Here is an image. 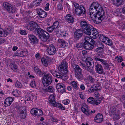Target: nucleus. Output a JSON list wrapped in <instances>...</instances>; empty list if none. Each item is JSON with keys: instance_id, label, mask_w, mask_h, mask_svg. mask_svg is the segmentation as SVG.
Listing matches in <instances>:
<instances>
[{"instance_id": "nucleus-43", "label": "nucleus", "mask_w": 125, "mask_h": 125, "mask_svg": "<svg viewBox=\"0 0 125 125\" xmlns=\"http://www.w3.org/2000/svg\"><path fill=\"white\" fill-rule=\"evenodd\" d=\"M10 67L13 70L15 71L17 69V67L15 63H12L10 65Z\"/></svg>"}, {"instance_id": "nucleus-7", "label": "nucleus", "mask_w": 125, "mask_h": 125, "mask_svg": "<svg viewBox=\"0 0 125 125\" xmlns=\"http://www.w3.org/2000/svg\"><path fill=\"white\" fill-rule=\"evenodd\" d=\"M76 14L79 16H81V14H85L86 11L84 7L82 5H80V8L76 9L75 10Z\"/></svg>"}, {"instance_id": "nucleus-28", "label": "nucleus", "mask_w": 125, "mask_h": 125, "mask_svg": "<svg viewBox=\"0 0 125 125\" xmlns=\"http://www.w3.org/2000/svg\"><path fill=\"white\" fill-rule=\"evenodd\" d=\"M7 35V33L2 28L0 24V36L2 37H6Z\"/></svg>"}, {"instance_id": "nucleus-32", "label": "nucleus", "mask_w": 125, "mask_h": 125, "mask_svg": "<svg viewBox=\"0 0 125 125\" xmlns=\"http://www.w3.org/2000/svg\"><path fill=\"white\" fill-rule=\"evenodd\" d=\"M98 36L99 37L100 40L104 43H105L107 40V39H108V37L102 34H99Z\"/></svg>"}, {"instance_id": "nucleus-55", "label": "nucleus", "mask_w": 125, "mask_h": 125, "mask_svg": "<svg viewBox=\"0 0 125 125\" xmlns=\"http://www.w3.org/2000/svg\"><path fill=\"white\" fill-rule=\"evenodd\" d=\"M54 29H55L53 27H52V26L47 27V31L50 32H52Z\"/></svg>"}, {"instance_id": "nucleus-44", "label": "nucleus", "mask_w": 125, "mask_h": 125, "mask_svg": "<svg viewBox=\"0 0 125 125\" xmlns=\"http://www.w3.org/2000/svg\"><path fill=\"white\" fill-rule=\"evenodd\" d=\"M94 99L93 97H91L87 99V101L89 103L93 104L94 105Z\"/></svg>"}, {"instance_id": "nucleus-37", "label": "nucleus", "mask_w": 125, "mask_h": 125, "mask_svg": "<svg viewBox=\"0 0 125 125\" xmlns=\"http://www.w3.org/2000/svg\"><path fill=\"white\" fill-rule=\"evenodd\" d=\"M12 93L13 95L16 97H19L21 96V93L20 91L17 90L13 91Z\"/></svg>"}, {"instance_id": "nucleus-40", "label": "nucleus", "mask_w": 125, "mask_h": 125, "mask_svg": "<svg viewBox=\"0 0 125 125\" xmlns=\"http://www.w3.org/2000/svg\"><path fill=\"white\" fill-rule=\"evenodd\" d=\"M71 84L75 89H77L78 88L79 84L76 82L73 81L71 83Z\"/></svg>"}, {"instance_id": "nucleus-31", "label": "nucleus", "mask_w": 125, "mask_h": 125, "mask_svg": "<svg viewBox=\"0 0 125 125\" xmlns=\"http://www.w3.org/2000/svg\"><path fill=\"white\" fill-rule=\"evenodd\" d=\"M20 116L21 118L24 119L26 116V111L25 110H20Z\"/></svg>"}, {"instance_id": "nucleus-54", "label": "nucleus", "mask_w": 125, "mask_h": 125, "mask_svg": "<svg viewBox=\"0 0 125 125\" xmlns=\"http://www.w3.org/2000/svg\"><path fill=\"white\" fill-rule=\"evenodd\" d=\"M87 79L91 83H94L95 81L94 79L91 76H88L87 77Z\"/></svg>"}, {"instance_id": "nucleus-15", "label": "nucleus", "mask_w": 125, "mask_h": 125, "mask_svg": "<svg viewBox=\"0 0 125 125\" xmlns=\"http://www.w3.org/2000/svg\"><path fill=\"white\" fill-rule=\"evenodd\" d=\"M93 27L91 25H90L85 28L83 30V32L85 34L90 36L91 33V31L93 30Z\"/></svg>"}, {"instance_id": "nucleus-1", "label": "nucleus", "mask_w": 125, "mask_h": 125, "mask_svg": "<svg viewBox=\"0 0 125 125\" xmlns=\"http://www.w3.org/2000/svg\"><path fill=\"white\" fill-rule=\"evenodd\" d=\"M89 15L94 22L98 24L103 19L104 12L102 8L98 3H92L89 9Z\"/></svg>"}, {"instance_id": "nucleus-50", "label": "nucleus", "mask_w": 125, "mask_h": 125, "mask_svg": "<svg viewBox=\"0 0 125 125\" xmlns=\"http://www.w3.org/2000/svg\"><path fill=\"white\" fill-rule=\"evenodd\" d=\"M105 43L109 46L113 44V42L112 40L109 39L108 38V39H107V40Z\"/></svg>"}, {"instance_id": "nucleus-29", "label": "nucleus", "mask_w": 125, "mask_h": 125, "mask_svg": "<svg viewBox=\"0 0 125 125\" xmlns=\"http://www.w3.org/2000/svg\"><path fill=\"white\" fill-rule=\"evenodd\" d=\"M93 61L92 58H88L87 59H86V60L85 62L86 64L87 67L89 68L90 66H91L92 64L93 63Z\"/></svg>"}, {"instance_id": "nucleus-26", "label": "nucleus", "mask_w": 125, "mask_h": 125, "mask_svg": "<svg viewBox=\"0 0 125 125\" xmlns=\"http://www.w3.org/2000/svg\"><path fill=\"white\" fill-rule=\"evenodd\" d=\"M95 67L96 70L98 73L99 74H101L103 73V69L101 65L97 64L95 66Z\"/></svg>"}, {"instance_id": "nucleus-9", "label": "nucleus", "mask_w": 125, "mask_h": 125, "mask_svg": "<svg viewBox=\"0 0 125 125\" xmlns=\"http://www.w3.org/2000/svg\"><path fill=\"white\" fill-rule=\"evenodd\" d=\"M56 88L58 91L60 93L63 94L66 92L64 85L62 83L57 84Z\"/></svg>"}, {"instance_id": "nucleus-14", "label": "nucleus", "mask_w": 125, "mask_h": 125, "mask_svg": "<svg viewBox=\"0 0 125 125\" xmlns=\"http://www.w3.org/2000/svg\"><path fill=\"white\" fill-rule=\"evenodd\" d=\"M35 95L32 93H28V92L26 93V94L25 96L24 100L25 102L27 101H31L33 99Z\"/></svg>"}, {"instance_id": "nucleus-48", "label": "nucleus", "mask_w": 125, "mask_h": 125, "mask_svg": "<svg viewBox=\"0 0 125 125\" xmlns=\"http://www.w3.org/2000/svg\"><path fill=\"white\" fill-rule=\"evenodd\" d=\"M59 22L58 21H56L53 23L52 25V27H53L55 29L58 28L59 27Z\"/></svg>"}, {"instance_id": "nucleus-30", "label": "nucleus", "mask_w": 125, "mask_h": 125, "mask_svg": "<svg viewBox=\"0 0 125 125\" xmlns=\"http://www.w3.org/2000/svg\"><path fill=\"white\" fill-rule=\"evenodd\" d=\"M90 24L88 23V22L86 21H81L80 26L83 30L85 28Z\"/></svg>"}, {"instance_id": "nucleus-51", "label": "nucleus", "mask_w": 125, "mask_h": 125, "mask_svg": "<svg viewBox=\"0 0 125 125\" xmlns=\"http://www.w3.org/2000/svg\"><path fill=\"white\" fill-rule=\"evenodd\" d=\"M78 95L80 97V98L82 99L83 100L85 98V97L84 96L83 93L81 92H79L78 93Z\"/></svg>"}, {"instance_id": "nucleus-64", "label": "nucleus", "mask_w": 125, "mask_h": 125, "mask_svg": "<svg viewBox=\"0 0 125 125\" xmlns=\"http://www.w3.org/2000/svg\"><path fill=\"white\" fill-rule=\"evenodd\" d=\"M20 33L21 35H26L27 34L26 31L25 30H21L20 31Z\"/></svg>"}, {"instance_id": "nucleus-17", "label": "nucleus", "mask_w": 125, "mask_h": 125, "mask_svg": "<svg viewBox=\"0 0 125 125\" xmlns=\"http://www.w3.org/2000/svg\"><path fill=\"white\" fill-rule=\"evenodd\" d=\"M95 121L98 123H101L103 120V117L102 114H98L96 115L94 118Z\"/></svg>"}, {"instance_id": "nucleus-20", "label": "nucleus", "mask_w": 125, "mask_h": 125, "mask_svg": "<svg viewBox=\"0 0 125 125\" xmlns=\"http://www.w3.org/2000/svg\"><path fill=\"white\" fill-rule=\"evenodd\" d=\"M98 31L96 29L93 27L92 31H91V33L89 36L95 39L98 36Z\"/></svg>"}, {"instance_id": "nucleus-63", "label": "nucleus", "mask_w": 125, "mask_h": 125, "mask_svg": "<svg viewBox=\"0 0 125 125\" xmlns=\"http://www.w3.org/2000/svg\"><path fill=\"white\" fill-rule=\"evenodd\" d=\"M112 115H113V117L115 119H119V116L117 114H116L115 113Z\"/></svg>"}, {"instance_id": "nucleus-34", "label": "nucleus", "mask_w": 125, "mask_h": 125, "mask_svg": "<svg viewBox=\"0 0 125 125\" xmlns=\"http://www.w3.org/2000/svg\"><path fill=\"white\" fill-rule=\"evenodd\" d=\"M46 33L47 34V35L45 33H44L43 35L41 36V38H40L44 42H46L49 37V34L47 33Z\"/></svg>"}, {"instance_id": "nucleus-12", "label": "nucleus", "mask_w": 125, "mask_h": 125, "mask_svg": "<svg viewBox=\"0 0 125 125\" xmlns=\"http://www.w3.org/2000/svg\"><path fill=\"white\" fill-rule=\"evenodd\" d=\"M82 112L85 114L89 115H90V110L88 108V106L86 104H83V105L81 108Z\"/></svg>"}, {"instance_id": "nucleus-60", "label": "nucleus", "mask_w": 125, "mask_h": 125, "mask_svg": "<svg viewBox=\"0 0 125 125\" xmlns=\"http://www.w3.org/2000/svg\"><path fill=\"white\" fill-rule=\"evenodd\" d=\"M115 107H113L110 108V112H111L112 115L115 113Z\"/></svg>"}, {"instance_id": "nucleus-59", "label": "nucleus", "mask_w": 125, "mask_h": 125, "mask_svg": "<svg viewBox=\"0 0 125 125\" xmlns=\"http://www.w3.org/2000/svg\"><path fill=\"white\" fill-rule=\"evenodd\" d=\"M103 57V55L102 54L100 53L96 54V56L94 57V59L95 60V58H102Z\"/></svg>"}, {"instance_id": "nucleus-35", "label": "nucleus", "mask_w": 125, "mask_h": 125, "mask_svg": "<svg viewBox=\"0 0 125 125\" xmlns=\"http://www.w3.org/2000/svg\"><path fill=\"white\" fill-rule=\"evenodd\" d=\"M14 85L16 88H22L23 87L22 83L18 80H16L14 83Z\"/></svg>"}, {"instance_id": "nucleus-4", "label": "nucleus", "mask_w": 125, "mask_h": 125, "mask_svg": "<svg viewBox=\"0 0 125 125\" xmlns=\"http://www.w3.org/2000/svg\"><path fill=\"white\" fill-rule=\"evenodd\" d=\"M31 113L32 115L37 117L42 116L43 114L41 110L35 108L32 109L31 110Z\"/></svg>"}, {"instance_id": "nucleus-13", "label": "nucleus", "mask_w": 125, "mask_h": 125, "mask_svg": "<svg viewBox=\"0 0 125 125\" xmlns=\"http://www.w3.org/2000/svg\"><path fill=\"white\" fill-rule=\"evenodd\" d=\"M83 31L82 30L78 29L76 30L74 32L75 38L78 39L83 35Z\"/></svg>"}, {"instance_id": "nucleus-25", "label": "nucleus", "mask_w": 125, "mask_h": 125, "mask_svg": "<svg viewBox=\"0 0 125 125\" xmlns=\"http://www.w3.org/2000/svg\"><path fill=\"white\" fill-rule=\"evenodd\" d=\"M28 37L30 40L33 43H35L37 42V39L34 35L31 34H29Z\"/></svg>"}, {"instance_id": "nucleus-62", "label": "nucleus", "mask_w": 125, "mask_h": 125, "mask_svg": "<svg viewBox=\"0 0 125 125\" xmlns=\"http://www.w3.org/2000/svg\"><path fill=\"white\" fill-rule=\"evenodd\" d=\"M30 85L33 87H36V83L35 81L34 80L32 81L30 84Z\"/></svg>"}, {"instance_id": "nucleus-21", "label": "nucleus", "mask_w": 125, "mask_h": 125, "mask_svg": "<svg viewBox=\"0 0 125 125\" xmlns=\"http://www.w3.org/2000/svg\"><path fill=\"white\" fill-rule=\"evenodd\" d=\"M38 13L40 17L44 18L47 16L46 12L41 9L38 10Z\"/></svg>"}, {"instance_id": "nucleus-38", "label": "nucleus", "mask_w": 125, "mask_h": 125, "mask_svg": "<svg viewBox=\"0 0 125 125\" xmlns=\"http://www.w3.org/2000/svg\"><path fill=\"white\" fill-rule=\"evenodd\" d=\"M95 60L96 61H99L103 65L106 66L108 65V64L107 63V62L104 60L101 59L100 58H95Z\"/></svg>"}, {"instance_id": "nucleus-58", "label": "nucleus", "mask_w": 125, "mask_h": 125, "mask_svg": "<svg viewBox=\"0 0 125 125\" xmlns=\"http://www.w3.org/2000/svg\"><path fill=\"white\" fill-rule=\"evenodd\" d=\"M96 51L98 52H103V49L101 47H98L96 49Z\"/></svg>"}, {"instance_id": "nucleus-47", "label": "nucleus", "mask_w": 125, "mask_h": 125, "mask_svg": "<svg viewBox=\"0 0 125 125\" xmlns=\"http://www.w3.org/2000/svg\"><path fill=\"white\" fill-rule=\"evenodd\" d=\"M56 107H58L59 109L62 110H64L65 108L64 106H63L61 104L58 103L56 104Z\"/></svg>"}, {"instance_id": "nucleus-6", "label": "nucleus", "mask_w": 125, "mask_h": 125, "mask_svg": "<svg viewBox=\"0 0 125 125\" xmlns=\"http://www.w3.org/2000/svg\"><path fill=\"white\" fill-rule=\"evenodd\" d=\"M3 5L9 13H14L16 11L15 8L13 7L11 5L7 2L3 3Z\"/></svg>"}, {"instance_id": "nucleus-39", "label": "nucleus", "mask_w": 125, "mask_h": 125, "mask_svg": "<svg viewBox=\"0 0 125 125\" xmlns=\"http://www.w3.org/2000/svg\"><path fill=\"white\" fill-rule=\"evenodd\" d=\"M84 40L85 41V42H84L89 43L92 42L93 44H94L93 42H94V40L89 37L86 36L84 38Z\"/></svg>"}, {"instance_id": "nucleus-10", "label": "nucleus", "mask_w": 125, "mask_h": 125, "mask_svg": "<svg viewBox=\"0 0 125 125\" xmlns=\"http://www.w3.org/2000/svg\"><path fill=\"white\" fill-rule=\"evenodd\" d=\"M101 87L98 85H94L88 87V91L89 92L92 93L97 90L101 89Z\"/></svg>"}, {"instance_id": "nucleus-42", "label": "nucleus", "mask_w": 125, "mask_h": 125, "mask_svg": "<svg viewBox=\"0 0 125 125\" xmlns=\"http://www.w3.org/2000/svg\"><path fill=\"white\" fill-rule=\"evenodd\" d=\"M46 90L48 92L53 93L55 89L52 86H50L46 89Z\"/></svg>"}, {"instance_id": "nucleus-8", "label": "nucleus", "mask_w": 125, "mask_h": 125, "mask_svg": "<svg viewBox=\"0 0 125 125\" xmlns=\"http://www.w3.org/2000/svg\"><path fill=\"white\" fill-rule=\"evenodd\" d=\"M46 50L48 53L50 55L54 54L57 52L56 48L53 45L48 46L47 47Z\"/></svg>"}, {"instance_id": "nucleus-22", "label": "nucleus", "mask_w": 125, "mask_h": 125, "mask_svg": "<svg viewBox=\"0 0 125 125\" xmlns=\"http://www.w3.org/2000/svg\"><path fill=\"white\" fill-rule=\"evenodd\" d=\"M66 21L69 23H72L74 21V18L73 16L70 14H67L66 16Z\"/></svg>"}, {"instance_id": "nucleus-36", "label": "nucleus", "mask_w": 125, "mask_h": 125, "mask_svg": "<svg viewBox=\"0 0 125 125\" xmlns=\"http://www.w3.org/2000/svg\"><path fill=\"white\" fill-rule=\"evenodd\" d=\"M75 77L79 81H81L83 79V75L82 73V72L75 73Z\"/></svg>"}, {"instance_id": "nucleus-24", "label": "nucleus", "mask_w": 125, "mask_h": 125, "mask_svg": "<svg viewBox=\"0 0 125 125\" xmlns=\"http://www.w3.org/2000/svg\"><path fill=\"white\" fill-rule=\"evenodd\" d=\"M83 47L85 48L88 50H92L94 47V46L92 44H91L90 43L84 42L83 43Z\"/></svg>"}, {"instance_id": "nucleus-5", "label": "nucleus", "mask_w": 125, "mask_h": 125, "mask_svg": "<svg viewBox=\"0 0 125 125\" xmlns=\"http://www.w3.org/2000/svg\"><path fill=\"white\" fill-rule=\"evenodd\" d=\"M68 65L66 61H62L60 65L58 67V69L60 71H65V73L68 72Z\"/></svg>"}, {"instance_id": "nucleus-46", "label": "nucleus", "mask_w": 125, "mask_h": 125, "mask_svg": "<svg viewBox=\"0 0 125 125\" xmlns=\"http://www.w3.org/2000/svg\"><path fill=\"white\" fill-rule=\"evenodd\" d=\"M103 99V98H100L97 99L96 100H94V105H97L100 103Z\"/></svg>"}, {"instance_id": "nucleus-19", "label": "nucleus", "mask_w": 125, "mask_h": 125, "mask_svg": "<svg viewBox=\"0 0 125 125\" xmlns=\"http://www.w3.org/2000/svg\"><path fill=\"white\" fill-rule=\"evenodd\" d=\"M13 100L12 97H9L7 98L4 102V105L6 107L10 106L12 103Z\"/></svg>"}, {"instance_id": "nucleus-49", "label": "nucleus", "mask_w": 125, "mask_h": 125, "mask_svg": "<svg viewBox=\"0 0 125 125\" xmlns=\"http://www.w3.org/2000/svg\"><path fill=\"white\" fill-rule=\"evenodd\" d=\"M41 61L43 64L45 66H47L48 64L46 59L44 58H42L41 59Z\"/></svg>"}, {"instance_id": "nucleus-3", "label": "nucleus", "mask_w": 125, "mask_h": 125, "mask_svg": "<svg viewBox=\"0 0 125 125\" xmlns=\"http://www.w3.org/2000/svg\"><path fill=\"white\" fill-rule=\"evenodd\" d=\"M25 27L29 30L35 31L37 28L38 27V25L36 22L31 21Z\"/></svg>"}, {"instance_id": "nucleus-18", "label": "nucleus", "mask_w": 125, "mask_h": 125, "mask_svg": "<svg viewBox=\"0 0 125 125\" xmlns=\"http://www.w3.org/2000/svg\"><path fill=\"white\" fill-rule=\"evenodd\" d=\"M62 71L59 70V71L57 72L55 77L65 81V80L66 79V78L64 75L63 73L62 72Z\"/></svg>"}, {"instance_id": "nucleus-61", "label": "nucleus", "mask_w": 125, "mask_h": 125, "mask_svg": "<svg viewBox=\"0 0 125 125\" xmlns=\"http://www.w3.org/2000/svg\"><path fill=\"white\" fill-rule=\"evenodd\" d=\"M70 101L68 99L64 100L62 101L63 103L65 105H67L69 104Z\"/></svg>"}, {"instance_id": "nucleus-56", "label": "nucleus", "mask_w": 125, "mask_h": 125, "mask_svg": "<svg viewBox=\"0 0 125 125\" xmlns=\"http://www.w3.org/2000/svg\"><path fill=\"white\" fill-rule=\"evenodd\" d=\"M40 3L38 2H37L35 0L33 1L32 3V5L33 6L36 7L37 6H38L39 5Z\"/></svg>"}, {"instance_id": "nucleus-11", "label": "nucleus", "mask_w": 125, "mask_h": 125, "mask_svg": "<svg viewBox=\"0 0 125 125\" xmlns=\"http://www.w3.org/2000/svg\"><path fill=\"white\" fill-rule=\"evenodd\" d=\"M49 103L50 105L54 107H56V101L55 94L51 95L50 96L49 99Z\"/></svg>"}, {"instance_id": "nucleus-23", "label": "nucleus", "mask_w": 125, "mask_h": 125, "mask_svg": "<svg viewBox=\"0 0 125 125\" xmlns=\"http://www.w3.org/2000/svg\"><path fill=\"white\" fill-rule=\"evenodd\" d=\"M111 1L113 4L117 7L123 4V0H111Z\"/></svg>"}, {"instance_id": "nucleus-27", "label": "nucleus", "mask_w": 125, "mask_h": 125, "mask_svg": "<svg viewBox=\"0 0 125 125\" xmlns=\"http://www.w3.org/2000/svg\"><path fill=\"white\" fill-rule=\"evenodd\" d=\"M58 43L61 44L60 45L62 47H66L68 46V43L63 40L61 39H59L58 40Z\"/></svg>"}, {"instance_id": "nucleus-52", "label": "nucleus", "mask_w": 125, "mask_h": 125, "mask_svg": "<svg viewBox=\"0 0 125 125\" xmlns=\"http://www.w3.org/2000/svg\"><path fill=\"white\" fill-rule=\"evenodd\" d=\"M58 71L55 70H50V72L52 74L53 76L55 77Z\"/></svg>"}, {"instance_id": "nucleus-41", "label": "nucleus", "mask_w": 125, "mask_h": 125, "mask_svg": "<svg viewBox=\"0 0 125 125\" xmlns=\"http://www.w3.org/2000/svg\"><path fill=\"white\" fill-rule=\"evenodd\" d=\"M34 71L36 73L39 75H41L42 73L41 71L37 67H35L34 68Z\"/></svg>"}, {"instance_id": "nucleus-2", "label": "nucleus", "mask_w": 125, "mask_h": 125, "mask_svg": "<svg viewBox=\"0 0 125 125\" xmlns=\"http://www.w3.org/2000/svg\"><path fill=\"white\" fill-rule=\"evenodd\" d=\"M52 76L50 75L44 74L42 81L45 87L50 84L52 82Z\"/></svg>"}, {"instance_id": "nucleus-53", "label": "nucleus", "mask_w": 125, "mask_h": 125, "mask_svg": "<svg viewBox=\"0 0 125 125\" xmlns=\"http://www.w3.org/2000/svg\"><path fill=\"white\" fill-rule=\"evenodd\" d=\"M60 34L61 37H65L68 35V33L65 31H61L60 33Z\"/></svg>"}, {"instance_id": "nucleus-33", "label": "nucleus", "mask_w": 125, "mask_h": 125, "mask_svg": "<svg viewBox=\"0 0 125 125\" xmlns=\"http://www.w3.org/2000/svg\"><path fill=\"white\" fill-rule=\"evenodd\" d=\"M73 67L75 73L82 72L81 69L78 65L74 64L73 65Z\"/></svg>"}, {"instance_id": "nucleus-45", "label": "nucleus", "mask_w": 125, "mask_h": 125, "mask_svg": "<svg viewBox=\"0 0 125 125\" xmlns=\"http://www.w3.org/2000/svg\"><path fill=\"white\" fill-rule=\"evenodd\" d=\"M20 56H25L28 53V52L26 50H24L21 51H20Z\"/></svg>"}, {"instance_id": "nucleus-57", "label": "nucleus", "mask_w": 125, "mask_h": 125, "mask_svg": "<svg viewBox=\"0 0 125 125\" xmlns=\"http://www.w3.org/2000/svg\"><path fill=\"white\" fill-rule=\"evenodd\" d=\"M117 58V60L118 62H121L123 61V59L122 57L121 56H119L118 57L117 56L115 57V59H116Z\"/></svg>"}, {"instance_id": "nucleus-16", "label": "nucleus", "mask_w": 125, "mask_h": 125, "mask_svg": "<svg viewBox=\"0 0 125 125\" xmlns=\"http://www.w3.org/2000/svg\"><path fill=\"white\" fill-rule=\"evenodd\" d=\"M34 32L37 35L40 37V38H41V36L43 35L44 33H47L46 32L39 27V26L37 28Z\"/></svg>"}]
</instances>
